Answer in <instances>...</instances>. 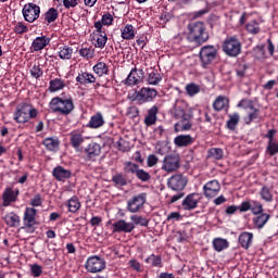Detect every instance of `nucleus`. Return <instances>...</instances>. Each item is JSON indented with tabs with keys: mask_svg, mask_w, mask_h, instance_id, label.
I'll return each instance as SVG.
<instances>
[{
	"mask_svg": "<svg viewBox=\"0 0 278 278\" xmlns=\"http://www.w3.org/2000/svg\"><path fill=\"white\" fill-rule=\"evenodd\" d=\"M210 36L205 33V25L202 22H195L189 24V35L188 40L190 42H195V45H202V42H207Z\"/></svg>",
	"mask_w": 278,
	"mask_h": 278,
	"instance_id": "nucleus-1",
	"label": "nucleus"
},
{
	"mask_svg": "<svg viewBox=\"0 0 278 278\" xmlns=\"http://www.w3.org/2000/svg\"><path fill=\"white\" fill-rule=\"evenodd\" d=\"M38 116V111L29 104H20L16 108V112L14 113V121L16 123H27L30 118H36Z\"/></svg>",
	"mask_w": 278,
	"mask_h": 278,
	"instance_id": "nucleus-2",
	"label": "nucleus"
},
{
	"mask_svg": "<svg viewBox=\"0 0 278 278\" xmlns=\"http://www.w3.org/2000/svg\"><path fill=\"white\" fill-rule=\"evenodd\" d=\"M50 110L67 116L72 110H75V105L71 99L53 98L50 102Z\"/></svg>",
	"mask_w": 278,
	"mask_h": 278,
	"instance_id": "nucleus-3",
	"label": "nucleus"
},
{
	"mask_svg": "<svg viewBox=\"0 0 278 278\" xmlns=\"http://www.w3.org/2000/svg\"><path fill=\"white\" fill-rule=\"evenodd\" d=\"M85 268L87 273H101L102 270H105V260L98 255L90 256L87 258Z\"/></svg>",
	"mask_w": 278,
	"mask_h": 278,
	"instance_id": "nucleus-4",
	"label": "nucleus"
},
{
	"mask_svg": "<svg viewBox=\"0 0 278 278\" xmlns=\"http://www.w3.org/2000/svg\"><path fill=\"white\" fill-rule=\"evenodd\" d=\"M144 203H147V194L146 193H140L137 195H134L127 201V206L126 208L130 214H138L140 210L144 206Z\"/></svg>",
	"mask_w": 278,
	"mask_h": 278,
	"instance_id": "nucleus-5",
	"label": "nucleus"
},
{
	"mask_svg": "<svg viewBox=\"0 0 278 278\" xmlns=\"http://www.w3.org/2000/svg\"><path fill=\"white\" fill-rule=\"evenodd\" d=\"M181 166V161L177 154L165 155L161 169L165 173H175Z\"/></svg>",
	"mask_w": 278,
	"mask_h": 278,
	"instance_id": "nucleus-6",
	"label": "nucleus"
},
{
	"mask_svg": "<svg viewBox=\"0 0 278 278\" xmlns=\"http://www.w3.org/2000/svg\"><path fill=\"white\" fill-rule=\"evenodd\" d=\"M224 51L227 55L231 58H236V55H240V51H242V46L240 45V40L236 37H229L224 42Z\"/></svg>",
	"mask_w": 278,
	"mask_h": 278,
	"instance_id": "nucleus-7",
	"label": "nucleus"
},
{
	"mask_svg": "<svg viewBox=\"0 0 278 278\" xmlns=\"http://www.w3.org/2000/svg\"><path fill=\"white\" fill-rule=\"evenodd\" d=\"M218 51L214 46H204L200 51V60L203 66H207V64H212L214 60H216Z\"/></svg>",
	"mask_w": 278,
	"mask_h": 278,
	"instance_id": "nucleus-8",
	"label": "nucleus"
},
{
	"mask_svg": "<svg viewBox=\"0 0 278 278\" xmlns=\"http://www.w3.org/2000/svg\"><path fill=\"white\" fill-rule=\"evenodd\" d=\"M23 16L27 23H34L40 16V7L34 3L25 4L23 8Z\"/></svg>",
	"mask_w": 278,
	"mask_h": 278,
	"instance_id": "nucleus-9",
	"label": "nucleus"
},
{
	"mask_svg": "<svg viewBox=\"0 0 278 278\" xmlns=\"http://www.w3.org/2000/svg\"><path fill=\"white\" fill-rule=\"evenodd\" d=\"M187 184L188 179H186V177H184V175L181 174L174 175L167 180L168 188H170V190H174L175 192L184 190Z\"/></svg>",
	"mask_w": 278,
	"mask_h": 278,
	"instance_id": "nucleus-10",
	"label": "nucleus"
},
{
	"mask_svg": "<svg viewBox=\"0 0 278 278\" xmlns=\"http://www.w3.org/2000/svg\"><path fill=\"white\" fill-rule=\"evenodd\" d=\"M113 233H131L134 229H136V225L131 222H127L125 219H119L115 222L113 225Z\"/></svg>",
	"mask_w": 278,
	"mask_h": 278,
	"instance_id": "nucleus-11",
	"label": "nucleus"
},
{
	"mask_svg": "<svg viewBox=\"0 0 278 278\" xmlns=\"http://www.w3.org/2000/svg\"><path fill=\"white\" fill-rule=\"evenodd\" d=\"M203 192L206 199H214V197H218V192H220V182H218V180L207 181L203 186Z\"/></svg>",
	"mask_w": 278,
	"mask_h": 278,
	"instance_id": "nucleus-12",
	"label": "nucleus"
},
{
	"mask_svg": "<svg viewBox=\"0 0 278 278\" xmlns=\"http://www.w3.org/2000/svg\"><path fill=\"white\" fill-rule=\"evenodd\" d=\"M157 97V91L153 88H141L137 93L138 101H141L142 103H149L150 101H153Z\"/></svg>",
	"mask_w": 278,
	"mask_h": 278,
	"instance_id": "nucleus-13",
	"label": "nucleus"
},
{
	"mask_svg": "<svg viewBox=\"0 0 278 278\" xmlns=\"http://www.w3.org/2000/svg\"><path fill=\"white\" fill-rule=\"evenodd\" d=\"M199 201H201V194L199 193L188 194L182 201V207L184 210H188V211L197 210V206L199 205Z\"/></svg>",
	"mask_w": 278,
	"mask_h": 278,
	"instance_id": "nucleus-14",
	"label": "nucleus"
},
{
	"mask_svg": "<svg viewBox=\"0 0 278 278\" xmlns=\"http://www.w3.org/2000/svg\"><path fill=\"white\" fill-rule=\"evenodd\" d=\"M144 78V73L142 72V70H132L128 77L126 78V84L127 86H136L138 84H140V81H142V79Z\"/></svg>",
	"mask_w": 278,
	"mask_h": 278,
	"instance_id": "nucleus-15",
	"label": "nucleus"
},
{
	"mask_svg": "<svg viewBox=\"0 0 278 278\" xmlns=\"http://www.w3.org/2000/svg\"><path fill=\"white\" fill-rule=\"evenodd\" d=\"M84 153L89 160H94V157L101 155V146L97 142H91L84 149Z\"/></svg>",
	"mask_w": 278,
	"mask_h": 278,
	"instance_id": "nucleus-16",
	"label": "nucleus"
},
{
	"mask_svg": "<svg viewBox=\"0 0 278 278\" xmlns=\"http://www.w3.org/2000/svg\"><path fill=\"white\" fill-rule=\"evenodd\" d=\"M238 242L242 249H251L253 244V233L243 231L239 235Z\"/></svg>",
	"mask_w": 278,
	"mask_h": 278,
	"instance_id": "nucleus-17",
	"label": "nucleus"
},
{
	"mask_svg": "<svg viewBox=\"0 0 278 278\" xmlns=\"http://www.w3.org/2000/svg\"><path fill=\"white\" fill-rule=\"evenodd\" d=\"M52 175L56 181H66V179H70L72 173L70 169H66L62 166H56L53 169Z\"/></svg>",
	"mask_w": 278,
	"mask_h": 278,
	"instance_id": "nucleus-18",
	"label": "nucleus"
},
{
	"mask_svg": "<svg viewBox=\"0 0 278 278\" xmlns=\"http://www.w3.org/2000/svg\"><path fill=\"white\" fill-rule=\"evenodd\" d=\"M37 210L34 207H27L24 213V223L26 227H34L36 225Z\"/></svg>",
	"mask_w": 278,
	"mask_h": 278,
	"instance_id": "nucleus-19",
	"label": "nucleus"
},
{
	"mask_svg": "<svg viewBox=\"0 0 278 278\" xmlns=\"http://www.w3.org/2000/svg\"><path fill=\"white\" fill-rule=\"evenodd\" d=\"M51 42V38L47 36L37 37L33 40L31 49L33 51H42Z\"/></svg>",
	"mask_w": 278,
	"mask_h": 278,
	"instance_id": "nucleus-20",
	"label": "nucleus"
},
{
	"mask_svg": "<svg viewBox=\"0 0 278 278\" xmlns=\"http://www.w3.org/2000/svg\"><path fill=\"white\" fill-rule=\"evenodd\" d=\"M16 197H18V190L14 191L12 189H7L3 192V206L8 207V205H10V203H14V201H16Z\"/></svg>",
	"mask_w": 278,
	"mask_h": 278,
	"instance_id": "nucleus-21",
	"label": "nucleus"
},
{
	"mask_svg": "<svg viewBox=\"0 0 278 278\" xmlns=\"http://www.w3.org/2000/svg\"><path fill=\"white\" fill-rule=\"evenodd\" d=\"M192 142H194V138L190 135H179L174 139L176 147H189Z\"/></svg>",
	"mask_w": 278,
	"mask_h": 278,
	"instance_id": "nucleus-22",
	"label": "nucleus"
},
{
	"mask_svg": "<svg viewBox=\"0 0 278 278\" xmlns=\"http://www.w3.org/2000/svg\"><path fill=\"white\" fill-rule=\"evenodd\" d=\"M103 125H105V119H103V115L101 113H97L91 116L88 123V127L91 129H99V127H103Z\"/></svg>",
	"mask_w": 278,
	"mask_h": 278,
	"instance_id": "nucleus-23",
	"label": "nucleus"
},
{
	"mask_svg": "<svg viewBox=\"0 0 278 278\" xmlns=\"http://www.w3.org/2000/svg\"><path fill=\"white\" fill-rule=\"evenodd\" d=\"M229 106V99H227L224 96H219L216 98V100L213 103V109L215 112H220L222 110H225V108Z\"/></svg>",
	"mask_w": 278,
	"mask_h": 278,
	"instance_id": "nucleus-24",
	"label": "nucleus"
},
{
	"mask_svg": "<svg viewBox=\"0 0 278 278\" xmlns=\"http://www.w3.org/2000/svg\"><path fill=\"white\" fill-rule=\"evenodd\" d=\"M123 40H134L136 38V30L134 25L127 24L124 28L121 29Z\"/></svg>",
	"mask_w": 278,
	"mask_h": 278,
	"instance_id": "nucleus-25",
	"label": "nucleus"
},
{
	"mask_svg": "<svg viewBox=\"0 0 278 278\" xmlns=\"http://www.w3.org/2000/svg\"><path fill=\"white\" fill-rule=\"evenodd\" d=\"M156 121H157V106H152L148 111V115L144 118V123L149 127L151 125H155Z\"/></svg>",
	"mask_w": 278,
	"mask_h": 278,
	"instance_id": "nucleus-26",
	"label": "nucleus"
},
{
	"mask_svg": "<svg viewBox=\"0 0 278 278\" xmlns=\"http://www.w3.org/2000/svg\"><path fill=\"white\" fill-rule=\"evenodd\" d=\"M192 129V123L190 118H181L178 123L175 124V131H190Z\"/></svg>",
	"mask_w": 278,
	"mask_h": 278,
	"instance_id": "nucleus-27",
	"label": "nucleus"
},
{
	"mask_svg": "<svg viewBox=\"0 0 278 278\" xmlns=\"http://www.w3.org/2000/svg\"><path fill=\"white\" fill-rule=\"evenodd\" d=\"M94 47L97 49H104L105 45H108V34L105 33H96L94 34Z\"/></svg>",
	"mask_w": 278,
	"mask_h": 278,
	"instance_id": "nucleus-28",
	"label": "nucleus"
},
{
	"mask_svg": "<svg viewBox=\"0 0 278 278\" xmlns=\"http://www.w3.org/2000/svg\"><path fill=\"white\" fill-rule=\"evenodd\" d=\"M43 146L48 151H58V149H60V140L53 137L46 138L43 140Z\"/></svg>",
	"mask_w": 278,
	"mask_h": 278,
	"instance_id": "nucleus-29",
	"label": "nucleus"
},
{
	"mask_svg": "<svg viewBox=\"0 0 278 278\" xmlns=\"http://www.w3.org/2000/svg\"><path fill=\"white\" fill-rule=\"evenodd\" d=\"M76 81H78V84H94V81H97V78L94 77V75L90 74V73H81L78 74V76L76 77Z\"/></svg>",
	"mask_w": 278,
	"mask_h": 278,
	"instance_id": "nucleus-30",
	"label": "nucleus"
},
{
	"mask_svg": "<svg viewBox=\"0 0 278 278\" xmlns=\"http://www.w3.org/2000/svg\"><path fill=\"white\" fill-rule=\"evenodd\" d=\"M270 220V215L263 213L253 218V223L257 229H263L264 225H266Z\"/></svg>",
	"mask_w": 278,
	"mask_h": 278,
	"instance_id": "nucleus-31",
	"label": "nucleus"
},
{
	"mask_svg": "<svg viewBox=\"0 0 278 278\" xmlns=\"http://www.w3.org/2000/svg\"><path fill=\"white\" fill-rule=\"evenodd\" d=\"M4 222L9 227H18L21 217L14 213H9L4 216Z\"/></svg>",
	"mask_w": 278,
	"mask_h": 278,
	"instance_id": "nucleus-32",
	"label": "nucleus"
},
{
	"mask_svg": "<svg viewBox=\"0 0 278 278\" xmlns=\"http://www.w3.org/2000/svg\"><path fill=\"white\" fill-rule=\"evenodd\" d=\"M93 72L98 77H103V75H108V73H110V68L104 62H99L93 66Z\"/></svg>",
	"mask_w": 278,
	"mask_h": 278,
	"instance_id": "nucleus-33",
	"label": "nucleus"
},
{
	"mask_svg": "<svg viewBox=\"0 0 278 278\" xmlns=\"http://www.w3.org/2000/svg\"><path fill=\"white\" fill-rule=\"evenodd\" d=\"M213 247L215 251L220 253V251H225V249L229 248V242L227 241V239L217 238V239H214Z\"/></svg>",
	"mask_w": 278,
	"mask_h": 278,
	"instance_id": "nucleus-34",
	"label": "nucleus"
},
{
	"mask_svg": "<svg viewBox=\"0 0 278 278\" xmlns=\"http://www.w3.org/2000/svg\"><path fill=\"white\" fill-rule=\"evenodd\" d=\"M174 116L178 121H181V118H190V115L186 114V109L184 105L177 103L174 108Z\"/></svg>",
	"mask_w": 278,
	"mask_h": 278,
	"instance_id": "nucleus-35",
	"label": "nucleus"
},
{
	"mask_svg": "<svg viewBox=\"0 0 278 278\" xmlns=\"http://www.w3.org/2000/svg\"><path fill=\"white\" fill-rule=\"evenodd\" d=\"M71 143L74 149L81 147V144H84V136L80 132H72Z\"/></svg>",
	"mask_w": 278,
	"mask_h": 278,
	"instance_id": "nucleus-36",
	"label": "nucleus"
},
{
	"mask_svg": "<svg viewBox=\"0 0 278 278\" xmlns=\"http://www.w3.org/2000/svg\"><path fill=\"white\" fill-rule=\"evenodd\" d=\"M228 117H229V119L227 122V127H228V129L233 131V129H236V127H238V123H240V114H238V113L229 114Z\"/></svg>",
	"mask_w": 278,
	"mask_h": 278,
	"instance_id": "nucleus-37",
	"label": "nucleus"
},
{
	"mask_svg": "<svg viewBox=\"0 0 278 278\" xmlns=\"http://www.w3.org/2000/svg\"><path fill=\"white\" fill-rule=\"evenodd\" d=\"M59 58L61 60H71L73 58V48L63 46L60 48Z\"/></svg>",
	"mask_w": 278,
	"mask_h": 278,
	"instance_id": "nucleus-38",
	"label": "nucleus"
},
{
	"mask_svg": "<svg viewBox=\"0 0 278 278\" xmlns=\"http://www.w3.org/2000/svg\"><path fill=\"white\" fill-rule=\"evenodd\" d=\"M130 220L135 226L140 225L141 227H149V219H147V217L140 215H131Z\"/></svg>",
	"mask_w": 278,
	"mask_h": 278,
	"instance_id": "nucleus-39",
	"label": "nucleus"
},
{
	"mask_svg": "<svg viewBox=\"0 0 278 278\" xmlns=\"http://www.w3.org/2000/svg\"><path fill=\"white\" fill-rule=\"evenodd\" d=\"M50 91L58 92V90H62L64 88V80L60 78H54L50 80Z\"/></svg>",
	"mask_w": 278,
	"mask_h": 278,
	"instance_id": "nucleus-40",
	"label": "nucleus"
},
{
	"mask_svg": "<svg viewBox=\"0 0 278 278\" xmlns=\"http://www.w3.org/2000/svg\"><path fill=\"white\" fill-rule=\"evenodd\" d=\"M78 53L81 58H85L86 60H92L94 58V48H81L78 50Z\"/></svg>",
	"mask_w": 278,
	"mask_h": 278,
	"instance_id": "nucleus-41",
	"label": "nucleus"
},
{
	"mask_svg": "<svg viewBox=\"0 0 278 278\" xmlns=\"http://www.w3.org/2000/svg\"><path fill=\"white\" fill-rule=\"evenodd\" d=\"M67 207L70 212L75 213L81 207V204L79 203V199L77 197H73L67 202Z\"/></svg>",
	"mask_w": 278,
	"mask_h": 278,
	"instance_id": "nucleus-42",
	"label": "nucleus"
},
{
	"mask_svg": "<svg viewBox=\"0 0 278 278\" xmlns=\"http://www.w3.org/2000/svg\"><path fill=\"white\" fill-rule=\"evenodd\" d=\"M155 151L159 153V155H166V153H169L170 151V146L164 141H161L156 144Z\"/></svg>",
	"mask_w": 278,
	"mask_h": 278,
	"instance_id": "nucleus-43",
	"label": "nucleus"
},
{
	"mask_svg": "<svg viewBox=\"0 0 278 278\" xmlns=\"http://www.w3.org/2000/svg\"><path fill=\"white\" fill-rule=\"evenodd\" d=\"M59 13L54 8L49 9L45 14L47 23H53L58 20Z\"/></svg>",
	"mask_w": 278,
	"mask_h": 278,
	"instance_id": "nucleus-44",
	"label": "nucleus"
},
{
	"mask_svg": "<svg viewBox=\"0 0 278 278\" xmlns=\"http://www.w3.org/2000/svg\"><path fill=\"white\" fill-rule=\"evenodd\" d=\"M159 81H162V76H160V73L152 71L148 76V84L150 86H157Z\"/></svg>",
	"mask_w": 278,
	"mask_h": 278,
	"instance_id": "nucleus-45",
	"label": "nucleus"
},
{
	"mask_svg": "<svg viewBox=\"0 0 278 278\" xmlns=\"http://www.w3.org/2000/svg\"><path fill=\"white\" fill-rule=\"evenodd\" d=\"M261 198L263 201L270 203L273 201V193H270V189L268 187H263L260 191Z\"/></svg>",
	"mask_w": 278,
	"mask_h": 278,
	"instance_id": "nucleus-46",
	"label": "nucleus"
},
{
	"mask_svg": "<svg viewBox=\"0 0 278 278\" xmlns=\"http://www.w3.org/2000/svg\"><path fill=\"white\" fill-rule=\"evenodd\" d=\"M42 68L40 67V64H35L30 68V75L34 77V79H40L42 77Z\"/></svg>",
	"mask_w": 278,
	"mask_h": 278,
	"instance_id": "nucleus-47",
	"label": "nucleus"
},
{
	"mask_svg": "<svg viewBox=\"0 0 278 278\" xmlns=\"http://www.w3.org/2000/svg\"><path fill=\"white\" fill-rule=\"evenodd\" d=\"M250 210L253 214L257 216L258 214H262V212H264V206H262V203L257 201H251Z\"/></svg>",
	"mask_w": 278,
	"mask_h": 278,
	"instance_id": "nucleus-48",
	"label": "nucleus"
},
{
	"mask_svg": "<svg viewBox=\"0 0 278 278\" xmlns=\"http://www.w3.org/2000/svg\"><path fill=\"white\" fill-rule=\"evenodd\" d=\"M146 263L150 264V266H162V257L152 254L146 258Z\"/></svg>",
	"mask_w": 278,
	"mask_h": 278,
	"instance_id": "nucleus-49",
	"label": "nucleus"
},
{
	"mask_svg": "<svg viewBox=\"0 0 278 278\" xmlns=\"http://www.w3.org/2000/svg\"><path fill=\"white\" fill-rule=\"evenodd\" d=\"M139 169L138 165L131 162H127L124 167L125 173H131L132 175H137Z\"/></svg>",
	"mask_w": 278,
	"mask_h": 278,
	"instance_id": "nucleus-50",
	"label": "nucleus"
},
{
	"mask_svg": "<svg viewBox=\"0 0 278 278\" xmlns=\"http://www.w3.org/2000/svg\"><path fill=\"white\" fill-rule=\"evenodd\" d=\"M186 90L189 97H194V94H199L201 88L197 84H189L186 86Z\"/></svg>",
	"mask_w": 278,
	"mask_h": 278,
	"instance_id": "nucleus-51",
	"label": "nucleus"
},
{
	"mask_svg": "<svg viewBox=\"0 0 278 278\" xmlns=\"http://www.w3.org/2000/svg\"><path fill=\"white\" fill-rule=\"evenodd\" d=\"M247 30L250 34H260V24H257L255 21H252L247 25Z\"/></svg>",
	"mask_w": 278,
	"mask_h": 278,
	"instance_id": "nucleus-52",
	"label": "nucleus"
},
{
	"mask_svg": "<svg viewBox=\"0 0 278 278\" xmlns=\"http://www.w3.org/2000/svg\"><path fill=\"white\" fill-rule=\"evenodd\" d=\"M136 177L140 179V181H149V179H151V174L144 169H139L136 174Z\"/></svg>",
	"mask_w": 278,
	"mask_h": 278,
	"instance_id": "nucleus-53",
	"label": "nucleus"
},
{
	"mask_svg": "<svg viewBox=\"0 0 278 278\" xmlns=\"http://www.w3.org/2000/svg\"><path fill=\"white\" fill-rule=\"evenodd\" d=\"M14 31H15V34H27V31H29V29L27 28L26 25L23 24V22H18L14 26Z\"/></svg>",
	"mask_w": 278,
	"mask_h": 278,
	"instance_id": "nucleus-54",
	"label": "nucleus"
},
{
	"mask_svg": "<svg viewBox=\"0 0 278 278\" xmlns=\"http://www.w3.org/2000/svg\"><path fill=\"white\" fill-rule=\"evenodd\" d=\"M251 110H252V112L249 113L248 118H245L247 125H251L252 121H255V118H257L260 116V111L258 110L253 109V108Z\"/></svg>",
	"mask_w": 278,
	"mask_h": 278,
	"instance_id": "nucleus-55",
	"label": "nucleus"
},
{
	"mask_svg": "<svg viewBox=\"0 0 278 278\" xmlns=\"http://www.w3.org/2000/svg\"><path fill=\"white\" fill-rule=\"evenodd\" d=\"M30 271L34 277H40L42 275V266L34 264L30 266Z\"/></svg>",
	"mask_w": 278,
	"mask_h": 278,
	"instance_id": "nucleus-56",
	"label": "nucleus"
},
{
	"mask_svg": "<svg viewBox=\"0 0 278 278\" xmlns=\"http://www.w3.org/2000/svg\"><path fill=\"white\" fill-rule=\"evenodd\" d=\"M113 181L116 186H127V179L122 174L113 176Z\"/></svg>",
	"mask_w": 278,
	"mask_h": 278,
	"instance_id": "nucleus-57",
	"label": "nucleus"
},
{
	"mask_svg": "<svg viewBox=\"0 0 278 278\" xmlns=\"http://www.w3.org/2000/svg\"><path fill=\"white\" fill-rule=\"evenodd\" d=\"M210 153L215 160H222L223 157V149L220 148H213L211 149Z\"/></svg>",
	"mask_w": 278,
	"mask_h": 278,
	"instance_id": "nucleus-58",
	"label": "nucleus"
},
{
	"mask_svg": "<svg viewBox=\"0 0 278 278\" xmlns=\"http://www.w3.org/2000/svg\"><path fill=\"white\" fill-rule=\"evenodd\" d=\"M101 21H102L103 25L110 26L114 23V17L112 16V14L105 13L102 15Z\"/></svg>",
	"mask_w": 278,
	"mask_h": 278,
	"instance_id": "nucleus-59",
	"label": "nucleus"
},
{
	"mask_svg": "<svg viewBox=\"0 0 278 278\" xmlns=\"http://www.w3.org/2000/svg\"><path fill=\"white\" fill-rule=\"evenodd\" d=\"M159 159L157 156H155V154H150L147 159V164L149 166V168H153V166H155V164H157Z\"/></svg>",
	"mask_w": 278,
	"mask_h": 278,
	"instance_id": "nucleus-60",
	"label": "nucleus"
},
{
	"mask_svg": "<svg viewBox=\"0 0 278 278\" xmlns=\"http://www.w3.org/2000/svg\"><path fill=\"white\" fill-rule=\"evenodd\" d=\"M138 114H140V112L138 111V108L129 106L127 109V116H129L130 118H136Z\"/></svg>",
	"mask_w": 278,
	"mask_h": 278,
	"instance_id": "nucleus-61",
	"label": "nucleus"
},
{
	"mask_svg": "<svg viewBox=\"0 0 278 278\" xmlns=\"http://www.w3.org/2000/svg\"><path fill=\"white\" fill-rule=\"evenodd\" d=\"M269 155H275L278 153V144L275 141H269L268 143Z\"/></svg>",
	"mask_w": 278,
	"mask_h": 278,
	"instance_id": "nucleus-62",
	"label": "nucleus"
},
{
	"mask_svg": "<svg viewBox=\"0 0 278 278\" xmlns=\"http://www.w3.org/2000/svg\"><path fill=\"white\" fill-rule=\"evenodd\" d=\"M78 4H79L78 0H63V5L67 10L71 8H76V5H78Z\"/></svg>",
	"mask_w": 278,
	"mask_h": 278,
	"instance_id": "nucleus-63",
	"label": "nucleus"
},
{
	"mask_svg": "<svg viewBox=\"0 0 278 278\" xmlns=\"http://www.w3.org/2000/svg\"><path fill=\"white\" fill-rule=\"evenodd\" d=\"M240 212H249V210H251V201H247L241 203V205L239 206Z\"/></svg>",
	"mask_w": 278,
	"mask_h": 278,
	"instance_id": "nucleus-64",
	"label": "nucleus"
}]
</instances>
